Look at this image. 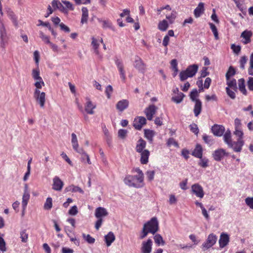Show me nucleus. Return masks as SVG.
<instances>
[{
  "label": "nucleus",
  "instance_id": "nucleus-26",
  "mask_svg": "<svg viewBox=\"0 0 253 253\" xmlns=\"http://www.w3.org/2000/svg\"><path fill=\"white\" fill-rule=\"evenodd\" d=\"M104 238L107 246L109 247L115 241V236L112 232H109L105 236Z\"/></svg>",
  "mask_w": 253,
  "mask_h": 253
},
{
  "label": "nucleus",
  "instance_id": "nucleus-19",
  "mask_svg": "<svg viewBox=\"0 0 253 253\" xmlns=\"http://www.w3.org/2000/svg\"><path fill=\"white\" fill-rule=\"evenodd\" d=\"M211 131L217 136H221L225 131V127L222 125H214L211 127Z\"/></svg>",
  "mask_w": 253,
  "mask_h": 253
},
{
  "label": "nucleus",
  "instance_id": "nucleus-25",
  "mask_svg": "<svg viewBox=\"0 0 253 253\" xmlns=\"http://www.w3.org/2000/svg\"><path fill=\"white\" fill-rule=\"evenodd\" d=\"M204 11V3L203 2H200L197 7L194 11V14L196 18L201 16Z\"/></svg>",
  "mask_w": 253,
  "mask_h": 253
},
{
  "label": "nucleus",
  "instance_id": "nucleus-7",
  "mask_svg": "<svg viewBox=\"0 0 253 253\" xmlns=\"http://www.w3.org/2000/svg\"><path fill=\"white\" fill-rule=\"evenodd\" d=\"M217 240V237L213 233L210 234L206 242H205L202 246L203 250H207L211 247H212L216 243Z\"/></svg>",
  "mask_w": 253,
  "mask_h": 253
},
{
  "label": "nucleus",
  "instance_id": "nucleus-54",
  "mask_svg": "<svg viewBox=\"0 0 253 253\" xmlns=\"http://www.w3.org/2000/svg\"><path fill=\"white\" fill-rule=\"evenodd\" d=\"M39 36L42 39L43 42H44L45 43L49 44L50 42L49 40V38L47 36L44 34V33L40 31L39 32Z\"/></svg>",
  "mask_w": 253,
  "mask_h": 253
},
{
  "label": "nucleus",
  "instance_id": "nucleus-47",
  "mask_svg": "<svg viewBox=\"0 0 253 253\" xmlns=\"http://www.w3.org/2000/svg\"><path fill=\"white\" fill-rule=\"evenodd\" d=\"M209 24L212 32L213 33L215 39L218 40L219 39L218 33L216 26L212 23H209Z\"/></svg>",
  "mask_w": 253,
  "mask_h": 253
},
{
  "label": "nucleus",
  "instance_id": "nucleus-50",
  "mask_svg": "<svg viewBox=\"0 0 253 253\" xmlns=\"http://www.w3.org/2000/svg\"><path fill=\"white\" fill-rule=\"evenodd\" d=\"M34 85L36 87L35 90L40 91V89L42 88V86L44 85V83L42 79L36 81V82L34 84Z\"/></svg>",
  "mask_w": 253,
  "mask_h": 253
},
{
  "label": "nucleus",
  "instance_id": "nucleus-10",
  "mask_svg": "<svg viewBox=\"0 0 253 253\" xmlns=\"http://www.w3.org/2000/svg\"><path fill=\"white\" fill-rule=\"evenodd\" d=\"M85 100L86 102L84 104L85 111L88 114H93L94 113V110L96 107V104L93 103L88 97H86Z\"/></svg>",
  "mask_w": 253,
  "mask_h": 253
},
{
  "label": "nucleus",
  "instance_id": "nucleus-33",
  "mask_svg": "<svg viewBox=\"0 0 253 253\" xmlns=\"http://www.w3.org/2000/svg\"><path fill=\"white\" fill-rule=\"evenodd\" d=\"M71 137H72L71 143H72L73 148L75 151H77L81 148H79V145L78 144V141L77 135H76L75 133H73L71 134Z\"/></svg>",
  "mask_w": 253,
  "mask_h": 253
},
{
  "label": "nucleus",
  "instance_id": "nucleus-1",
  "mask_svg": "<svg viewBox=\"0 0 253 253\" xmlns=\"http://www.w3.org/2000/svg\"><path fill=\"white\" fill-rule=\"evenodd\" d=\"M124 182L128 187L136 188H141L144 185V178L136 175H126L124 179Z\"/></svg>",
  "mask_w": 253,
  "mask_h": 253
},
{
  "label": "nucleus",
  "instance_id": "nucleus-44",
  "mask_svg": "<svg viewBox=\"0 0 253 253\" xmlns=\"http://www.w3.org/2000/svg\"><path fill=\"white\" fill-rule=\"evenodd\" d=\"M199 97V92L197 89H193L190 94V98L193 102H196L197 100H200L198 98Z\"/></svg>",
  "mask_w": 253,
  "mask_h": 253
},
{
  "label": "nucleus",
  "instance_id": "nucleus-51",
  "mask_svg": "<svg viewBox=\"0 0 253 253\" xmlns=\"http://www.w3.org/2000/svg\"><path fill=\"white\" fill-rule=\"evenodd\" d=\"M154 239L156 244L158 245H160V244H162L163 245L165 244V242L164 241L162 237L160 234H156L155 235Z\"/></svg>",
  "mask_w": 253,
  "mask_h": 253
},
{
  "label": "nucleus",
  "instance_id": "nucleus-57",
  "mask_svg": "<svg viewBox=\"0 0 253 253\" xmlns=\"http://www.w3.org/2000/svg\"><path fill=\"white\" fill-rule=\"evenodd\" d=\"M6 243L3 238L0 239V253H3L6 252Z\"/></svg>",
  "mask_w": 253,
  "mask_h": 253
},
{
  "label": "nucleus",
  "instance_id": "nucleus-27",
  "mask_svg": "<svg viewBox=\"0 0 253 253\" xmlns=\"http://www.w3.org/2000/svg\"><path fill=\"white\" fill-rule=\"evenodd\" d=\"M252 36V33L250 31L246 30L244 31L241 35V37L244 39L243 42L244 44H247L251 42V38Z\"/></svg>",
  "mask_w": 253,
  "mask_h": 253
},
{
  "label": "nucleus",
  "instance_id": "nucleus-2",
  "mask_svg": "<svg viewBox=\"0 0 253 253\" xmlns=\"http://www.w3.org/2000/svg\"><path fill=\"white\" fill-rule=\"evenodd\" d=\"M233 134L236 136L238 138L236 141H232L228 145V147L232 149L235 152H240L242 150V147L244 145L245 141L243 140V131H236Z\"/></svg>",
  "mask_w": 253,
  "mask_h": 253
},
{
  "label": "nucleus",
  "instance_id": "nucleus-29",
  "mask_svg": "<svg viewBox=\"0 0 253 253\" xmlns=\"http://www.w3.org/2000/svg\"><path fill=\"white\" fill-rule=\"evenodd\" d=\"M192 155L196 158H201L203 156V148L201 145L197 144L195 148L192 153Z\"/></svg>",
  "mask_w": 253,
  "mask_h": 253
},
{
  "label": "nucleus",
  "instance_id": "nucleus-22",
  "mask_svg": "<svg viewBox=\"0 0 253 253\" xmlns=\"http://www.w3.org/2000/svg\"><path fill=\"white\" fill-rule=\"evenodd\" d=\"M92 42H91V45L93 47L94 52L95 53L96 55L98 56V57L100 58H102V55L100 54L98 48L99 46V41L98 40H97L94 37H92L91 38Z\"/></svg>",
  "mask_w": 253,
  "mask_h": 253
},
{
  "label": "nucleus",
  "instance_id": "nucleus-16",
  "mask_svg": "<svg viewBox=\"0 0 253 253\" xmlns=\"http://www.w3.org/2000/svg\"><path fill=\"white\" fill-rule=\"evenodd\" d=\"M64 185L63 182L60 178L56 176L53 178L52 189L55 191H60Z\"/></svg>",
  "mask_w": 253,
  "mask_h": 253
},
{
  "label": "nucleus",
  "instance_id": "nucleus-24",
  "mask_svg": "<svg viewBox=\"0 0 253 253\" xmlns=\"http://www.w3.org/2000/svg\"><path fill=\"white\" fill-rule=\"evenodd\" d=\"M140 154V163L142 164H147L150 156V152L148 150H144L143 152L139 153Z\"/></svg>",
  "mask_w": 253,
  "mask_h": 253
},
{
  "label": "nucleus",
  "instance_id": "nucleus-17",
  "mask_svg": "<svg viewBox=\"0 0 253 253\" xmlns=\"http://www.w3.org/2000/svg\"><path fill=\"white\" fill-rule=\"evenodd\" d=\"M229 236L226 233H222L219 240V247L221 249L226 246L229 242Z\"/></svg>",
  "mask_w": 253,
  "mask_h": 253
},
{
  "label": "nucleus",
  "instance_id": "nucleus-46",
  "mask_svg": "<svg viewBox=\"0 0 253 253\" xmlns=\"http://www.w3.org/2000/svg\"><path fill=\"white\" fill-rule=\"evenodd\" d=\"M235 130L234 132L237 131H243L241 128V120L238 118H236L234 120Z\"/></svg>",
  "mask_w": 253,
  "mask_h": 253
},
{
  "label": "nucleus",
  "instance_id": "nucleus-61",
  "mask_svg": "<svg viewBox=\"0 0 253 253\" xmlns=\"http://www.w3.org/2000/svg\"><path fill=\"white\" fill-rule=\"evenodd\" d=\"M113 92V87L111 85H108L106 87L105 93L108 99H110L111 96V94Z\"/></svg>",
  "mask_w": 253,
  "mask_h": 253
},
{
  "label": "nucleus",
  "instance_id": "nucleus-9",
  "mask_svg": "<svg viewBox=\"0 0 253 253\" xmlns=\"http://www.w3.org/2000/svg\"><path fill=\"white\" fill-rule=\"evenodd\" d=\"M0 46L2 48H4L7 43L8 38L6 29L3 25L0 27Z\"/></svg>",
  "mask_w": 253,
  "mask_h": 253
},
{
  "label": "nucleus",
  "instance_id": "nucleus-14",
  "mask_svg": "<svg viewBox=\"0 0 253 253\" xmlns=\"http://www.w3.org/2000/svg\"><path fill=\"white\" fill-rule=\"evenodd\" d=\"M157 110V107L154 105H149V107L145 109L144 113L148 120L151 121L152 120L153 116L156 114Z\"/></svg>",
  "mask_w": 253,
  "mask_h": 253
},
{
  "label": "nucleus",
  "instance_id": "nucleus-55",
  "mask_svg": "<svg viewBox=\"0 0 253 253\" xmlns=\"http://www.w3.org/2000/svg\"><path fill=\"white\" fill-rule=\"evenodd\" d=\"M168 146L170 147L171 145L174 146L175 147H179L178 143L173 138H169L167 142Z\"/></svg>",
  "mask_w": 253,
  "mask_h": 253
},
{
  "label": "nucleus",
  "instance_id": "nucleus-12",
  "mask_svg": "<svg viewBox=\"0 0 253 253\" xmlns=\"http://www.w3.org/2000/svg\"><path fill=\"white\" fill-rule=\"evenodd\" d=\"M192 192L197 197L202 198L204 196V192L203 187L199 184H193L191 186Z\"/></svg>",
  "mask_w": 253,
  "mask_h": 253
},
{
  "label": "nucleus",
  "instance_id": "nucleus-23",
  "mask_svg": "<svg viewBox=\"0 0 253 253\" xmlns=\"http://www.w3.org/2000/svg\"><path fill=\"white\" fill-rule=\"evenodd\" d=\"M146 146V141L140 138L136 142L135 150L137 153L143 152Z\"/></svg>",
  "mask_w": 253,
  "mask_h": 253
},
{
  "label": "nucleus",
  "instance_id": "nucleus-60",
  "mask_svg": "<svg viewBox=\"0 0 253 253\" xmlns=\"http://www.w3.org/2000/svg\"><path fill=\"white\" fill-rule=\"evenodd\" d=\"M146 175L148 180L151 181L154 179L155 171L154 170H148L146 173Z\"/></svg>",
  "mask_w": 253,
  "mask_h": 253
},
{
  "label": "nucleus",
  "instance_id": "nucleus-6",
  "mask_svg": "<svg viewBox=\"0 0 253 253\" xmlns=\"http://www.w3.org/2000/svg\"><path fill=\"white\" fill-rule=\"evenodd\" d=\"M33 96L36 102L43 108L45 103V93L41 91L34 90Z\"/></svg>",
  "mask_w": 253,
  "mask_h": 253
},
{
  "label": "nucleus",
  "instance_id": "nucleus-21",
  "mask_svg": "<svg viewBox=\"0 0 253 253\" xmlns=\"http://www.w3.org/2000/svg\"><path fill=\"white\" fill-rule=\"evenodd\" d=\"M94 215L97 218H102L108 215V212L105 208L98 207L95 209Z\"/></svg>",
  "mask_w": 253,
  "mask_h": 253
},
{
  "label": "nucleus",
  "instance_id": "nucleus-62",
  "mask_svg": "<svg viewBox=\"0 0 253 253\" xmlns=\"http://www.w3.org/2000/svg\"><path fill=\"white\" fill-rule=\"evenodd\" d=\"M248 60L247 56H243L241 57L240 60V68L242 69H245V64H246Z\"/></svg>",
  "mask_w": 253,
  "mask_h": 253
},
{
  "label": "nucleus",
  "instance_id": "nucleus-64",
  "mask_svg": "<svg viewBox=\"0 0 253 253\" xmlns=\"http://www.w3.org/2000/svg\"><path fill=\"white\" fill-rule=\"evenodd\" d=\"M247 85L249 89L251 91L253 90V77L249 78Z\"/></svg>",
  "mask_w": 253,
  "mask_h": 253
},
{
  "label": "nucleus",
  "instance_id": "nucleus-31",
  "mask_svg": "<svg viewBox=\"0 0 253 253\" xmlns=\"http://www.w3.org/2000/svg\"><path fill=\"white\" fill-rule=\"evenodd\" d=\"M65 190L66 192H79L81 194L84 193L83 190L80 187L73 185H69L66 187Z\"/></svg>",
  "mask_w": 253,
  "mask_h": 253
},
{
  "label": "nucleus",
  "instance_id": "nucleus-35",
  "mask_svg": "<svg viewBox=\"0 0 253 253\" xmlns=\"http://www.w3.org/2000/svg\"><path fill=\"white\" fill-rule=\"evenodd\" d=\"M7 13L8 17L11 19L14 25L15 26H17L18 24L17 18L14 12L11 10L10 9L7 8Z\"/></svg>",
  "mask_w": 253,
  "mask_h": 253
},
{
  "label": "nucleus",
  "instance_id": "nucleus-38",
  "mask_svg": "<svg viewBox=\"0 0 253 253\" xmlns=\"http://www.w3.org/2000/svg\"><path fill=\"white\" fill-rule=\"evenodd\" d=\"M169 22L167 20H163L159 22L158 24V29L161 31H165L169 27Z\"/></svg>",
  "mask_w": 253,
  "mask_h": 253
},
{
  "label": "nucleus",
  "instance_id": "nucleus-28",
  "mask_svg": "<svg viewBox=\"0 0 253 253\" xmlns=\"http://www.w3.org/2000/svg\"><path fill=\"white\" fill-rule=\"evenodd\" d=\"M76 152L81 155V160L83 162H85L86 160L88 164L90 165L91 164L89 156L82 148L80 149Z\"/></svg>",
  "mask_w": 253,
  "mask_h": 253
},
{
  "label": "nucleus",
  "instance_id": "nucleus-4",
  "mask_svg": "<svg viewBox=\"0 0 253 253\" xmlns=\"http://www.w3.org/2000/svg\"><path fill=\"white\" fill-rule=\"evenodd\" d=\"M143 226L149 231L150 233L154 234L159 229V222L156 217H152L149 221L145 223Z\"/></svg>",
  "mask_w": 253,
  "mask_h": 253
},
{
  "label": "nucleus",
  "instance_id": "nucleus-53",
  "mask_svg": "<svg viewBox=\"0 0 253 253\" xmlns=\"http://www.w3.org/2000/svg\"><path fill=\"white\" fill-rule=\"evenodd\" d=\"M203 139L205 143L211 145L213 143V140L212 138V137L211 136H209L206 134H204L203 135Z\"/></svg>",
  "mask_w": 253,
  "mask_h": 253
},
{
  "label": "nucleus",
  "instance_id": "nucleus-34",
  "mask_svg": "<svg viewBox=\"0 0 253 253\" xmlns=\"http://www.w3.org/2000/svg\"><path fill=\"white\" fill-rule=\"evenodd\" d=\"M223 140L228 146L232 141L231 132L229 129H227L223 134Z\"/></svg>",
  "mask_w": 253,
  "mask_h": 253
},
{
  "label": "nucleus",
  "instance_id": "nucleus-49",
  "mask_svg": "<svg viewBox=\"0 0 253 253\" xmlns=\"http://www.w3.org/2000/svg\"><path fill=\"white\" fill-rule=\"evenodd\" d=\"M52 207V200L50 197H48L46 199V202L44 205V208L45 210H50Z\"/></svg>",
  "mask_w": 253,
  "mask_h": 253
},
{
  "label": "nucleus",
  "instance_id": "nucleus-39",
  "mask_svg": "<svg viewBox=\"0 0 253 253\" xmlns=\"http://www.w3.org/2000/svg\"><path fill=\"white\" fill-rule=\"evenodd\" d=\"M166 19L168 20V22L169 24H172L176 17H177V12L175 10H172L170 14L166 15Z\"/></svg>",
  "mask_w": 253,
  "mask_h": 253
},
{
  "label": "nucleus",
  "instance_id": "nucleus-5",
  "mask_svg": "<svg viewBox=\"0 0 253 253\" xmlns=\"http://www.w3.org/2000/svg\"><path fill=\"white\" fill-rule=\"evenodd\" d=\"M30 194L27 184H25L24 187V192L22 196V214H24L26 209L27 206L30 200Z\"/></svg>",
  "mask_w": 253,
  "mask_h": 253
},
{
  "label": "nucleus",
  "instance_id": "nucleus-58",
  "mask_svg": "<svg viewBox=\"0 0 253 253\" xmlns=\"http://www.w3.org/2000/svg\"><path fill=\"white\" fill-rule=\"evenodd\" d=\"M51 5L54 9L55 10L56 9H59L62 4L58 0H53L51 2Z\"/></svg>",
  "mask_w": 253,
  "mask_h": 253
},
{
  "label": "nucleus",
  "instance_id": "nucleus-42",
  "mask_svg": "<svg viewBox=\"0 0 253 253\" xmlns=\"http://www.w3.org/2000/svg\"><path fill=\"white\" fill-rule=\"evenodd\" d=\"M28 237L29 235L27 233L26 229H23L20 231V238L22 243H27L28 240Z\"/></svg>",
  "mask_w": 253,
  "mask_h": 253
},
{
  "label": "nucleus",
  "instance_id": "nucleus-18",
  "mask_svg": "<svg viewBox=\"0 0 253 253\" xmlns=\"http://www.w3.org/2000/svg\"><path fill=\"white\" fill-rule=\"evenodd\" d=\"M115 64L119 70L121 78L123 81L125 82L126 77L125 71L124 68V65L122 61L119 59H116L115 60Z\"/></svg>",
  "mask_w": 253,
  "mask_h": 253
},
{
  "label": "nucleus",
  "instance_id": "nucleus-59",
  "mask_svg": "<svg viewBox=\"0 0 253 253\" xmlns=\"http://www.w3.org/2000/svg\"><path fill=\"white\" fill-rule=\"evenodd\" d=\"M190 130L196 135H198L199 133V128L197 125L195 124H192L189 126Z\"/></svg>",
  "mask_w": 253,
  "mask_h": 253
},
{
  "label": "nucleus",
  "instance_id": "nucleus-30",
  "mask_svg": "<svg viewBox=\"0 0 253 253\" xmlns=\"http://www.w3.org/2000/svg\"><path fill=\"white\" fill-rule=\"evenodd\" d=\"M82 18L81 20V23L84 24L86 23L88 18V11L86 7H83L82 8Z\"/></svg>",
  "mask_w": 253,
  "mask_h": 253
},
{
  "label": "nucleus",
  "instance_id": "nucleus-40",
  "mask_svg": "<svg viewBox=\"0 0 253 253\" xmlns=\"http://www.w3.org/2000/svg\"><path fill=\"white\" fill-rule=\"evenodd\" d=\"M98 21L100 23H102L103 24V28H109L112 29V30H114V28L112 25V23L111 22L108 20H102L100 18L97 19Z\"/></svg>",
  "mask_w": 253,
  "mask_h": 253
},
{
  "label": "nucleus",
  "instance_id": "nucleus-52",
  "mask_svg": "<svg viewBox=\"0 0 253 253\" xmlns=\"http://www.w3.org/2000/svg\"><path fill=\"white\" fill-rule=\"evenodd\" d=\"M227 81V84L228 85V86L229 88H233V89H235L236 88V81L235 79H228V80H226Z\"/></svg>",
  "mask_w": 253,
  "mask_h": 253
},
{
  "label": "nucleus",
  "instance_id": "nucleus-11",
  "mask_svg": "<svg viewBox=\"0 0 253 253\" xmlns=\"http://www.w3.org/2000/svg\"><path fill=\"white\" fill-rule=\"evenodd\" d=\"M146 123V120L144 117H137L133 121V126L137 130H140Z\"/></svg>",
  "mask_w": 253,
  "mask_h": 253
},
{
  "label": "nucleus",
  "instance_id": "nucleus-8",
  "mask_svg": "<svg viewBox=\"0 0 253 253\" xmlns=\"http://www.w3.org/2000/svg\"><path fill=\"white\" fill-rule=\"evenodd\" d=\"M134 67L139 72L144 73L146 71V66L143 60L139 56H135L133 63Z\"/></svg>",
  "mask_w": 253,
  "mask_h": 253
},
{
  "label": "nucleus",
  "instance_id": "nucleus-36",
  "mask_svg": "<svg viewBox=\"0 0 253 253\" xmlns=\"http://www.w3.org/2000/svg\"><path fill=\"white\" fill-rule=\"evenodd\" d=\"M154 135V131L150 129H145L144 130V136L145 138L148 140L150 143H152Z\"/></svg>",
  "mask_w": 253,
  "mask_h": 253
},
{
  "label": "nucleus",
  "instance_id": "nucleus-15",
  "mask_svg": "<svg viewBox=\"0 0 253 253\" xmlns=\"http://www.w3.org/2000/svg\"><path fill=\"white\" fill-rule=\"evenodd\" d=\"M152 244V241L150 239H148L147 241L143 242L141 248V253H151Z\"/></svg>",
  "mask_w": 253,
  "mask_h": 253
},
{
  "label": "nucleus",
  "instance_id": "nucleus-13",
  "mask_svg": "<svg viewBox=\"0 0 253 253\" xmlns=\"http://www.w3.org/2000/svg\"><path fill=\"white\" fill-rule=\"evenodd\" d=\"M227 155L228 154L225 150L222 148L215 150L212 154L214 160L218 162L220 161L225 156Z\"/></svg>",
  "mask_w": 253,
  "mask_h": 253
},
{
  "label": "nucleus",
  "instance_id": "nucleus-32",
  "mask_svg": "<svg viewBox=\"0 0 253 253\" xmlns=\"http://www.w3.org/2000/svg\"><path fill=\"white\" fill-rule=\"evenodd\" d=\"M202 103L201 100H197L195 102L194 113L196 117H198L201 112Z\"/></svg>",
  "mask_w": 253,
  "mask_h": 253
},
{
  "label": "nucleus",
  "instance_id": "nucleus-20",
  "mask_svg": "<svg viewBox=\"0 0 253 253\" xmlns=\"http://www.w3.org/2000/svg\"><path fill=\"white\" fill-rule=\"evenodd\" d=\"M129 106V101L127 99H122L119 101L116 105V109L121 112L126 109Z\"/></svg>",
  "mask_w": 253,
  "mask_h": 253
},
{
  "label": "nucleus",
  "instance_id": "nucleus-3",
  "mask_svg": "<svg viewBox=\"0 0 253 253\" xmlns=\"http://www.w3.org/2000/svg\"><path fill=\"white\" fill-rule=\"evenodd\" d=\"M198 70V66L196 64L189 66L185 70L180 72L179 74L180 81H184L188 78L193 77L195 75Z\"/></svg>",
  "mask_w": 253,
  "mask_h": 253
},
{
  "label": "nucleus",
  "instance_id": "nucleus-56",
  "mask_svg": "<svg viewBox=\"0 0 253 253\" xmlns=\"http://www.w3.org/2000/svg\"><path fill=\"white\" fill-rule=\"evenodd\" d=\"M84 239L89 244H93L95 242V239L92 237L90 235L83 234Z\"/></svg>",
  "mask_w": 253,
  "mask_h": 253
},
{
  "label": "nucleus",
  "instance_id": "nucleus-45",
  "mask_svg": "<svg viewBox=\"0 0 253 253\" xmlns=\"http://www.w3.org/2000/svg\"><path fill=\"white\" fill-rule=\"evenodd\" d=\"M200 160L198 162V165L203 168H206L209 166V160L206 157L203 158L202 157L201 158H199Z\"/></svg>",
  "mask_w": 253,
  "mask_h": 253
},
{
  "label": "nucleus",
  "instance_id": "nucleus-37",
  "mask_svg": "<svg viewBox=\"0 0 253 253\" xmlns=\"http://www.w3.org/2000/svg\"><path fill=\"white\" fill-rule=\"evenodd\" d=\"M238 86L239 89L244 95H247V91L246 89L244 79H240L238 80Z\"/></svg>",
  "mask_w": 253,
  "mask_h": 253
},
{
  "label": "nucleus",
  "instance_id": "nucleus-48",
  "mask_svg": "<svg viewBox=\"0 0 253 253\" xmlns=\"http://www.w3.org/2000/svg\"><path fill=\"white\" fill-rule=\"evenodd\" d=\"M235 73L236 72L234 68L232 66H230L226 74V79L228 80V79H230L231 77H233L235 74Z\"/></svg>",
  "mask_w": 253,
  "mask_h": 253
},
{
  "label": "nucleus",
  "instance_id": "nucleus-63",
  "mask_svg": "<svg viewBox=\"0 0 253 253\" xmlns=\"http://www.w3.org/2000/svg\"><path fill=\"white\" fill-rule=\"evenodd\" d=\"M245 203L250 208L253 209V197H247L246 198Z\"/></svg>",
  "mask_w": 253,
  "mask_h": 253
},
{
  "label": "nucleus",
  "instance_id": "nucleus-43",
  "mask_svg": "<svg viewBox=\"0 0 253 253\" xmlns=\"http://www.w3.org/2000/svg\"><path fill=\"white\" fill-rule=\"evenodd\" d=\"M184 94L182 92L178 93V94L176 96H172L171 98L172 101L175 102L177 104L180 103L183 99Z\"/></svg>",
  "mask_w": 253,
  "mask_h": 253
},
{
  "label": "nucleus",
  "instance_id": "nucleus-41",
  "mask_svg": "<svg viewBox=\"0 0 253 253\" xmlns=\"http://www.w3.org/2000/svg\"><path fill=\"white\" fill-rule=\"evenodd\" d=\"M40 71L39 67L36 69H33L32 72V76L35 81H39L42 79L40 75Z\"/></svg>",
  "mask_w": 253,
  "mask_h": 253
}]
</instances>
